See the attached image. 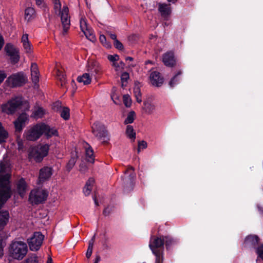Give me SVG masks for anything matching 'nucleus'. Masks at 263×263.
<instances>
[{
  "label": "nucleus",
  "instance_id": "nucleus-35",
  "mask_svg": "<svg viewBox=\"0 0 263 263\" xmlns=\"http://www.w3.org/2000/svg\"><path fill=\"white\" fill-rule=\"evenodd\" d=\"M135 117H136L135 112L133 111H130L128 114L126 118L125 119V120L124 121V123L125 124L132 123L135 119Z\"/></svg>",
  "mask_w": 263,
  "mask_h": 263
},
{
  "label": "nucleus",
  "instance_id": "nucleus-7",
  "mask_svg": "<svg viewBox=\"0 0 263 263\" xmlns=\"http://www.w3.org/2000/svg\"><path fill=\"white\" fill-rule=\"evenodd\" d=\"M45 128L43 123L29 126L25 130L23 137L29 141H34L39 139L42 135V130Z\"/></svg>",
  "mask_w": 263,
  "mask_h": 263
},
{
  "label": "nucleus",
  "instance_id": "nucleus-11",
  "mask_svg": "<svg viewBox=\"0 0 263 263\" xmlns=\"http://www.w3.org/2000/svg\"><path fill=\"white\" fill-rule=\"evenodd\" d=\"M44 236L40 232H35L33 236L28 239L30 249L32 251L38 250L43 242Z\"/></svg>",
  "mask_w": 263,
  "mask_h": 263
},
{
  "label": "nucleus",
  "instance_id": "nucleus-31",
  "mask_svg": "<svg viewBox=\"0 0 263 263\" xmlns=\"http://www.w3.org/2000/svg\"><path fill=\"white\" fill-rule=\"evenodd\" d=\"M144 104L145 110L147 113L151 114L155 110L156 106L153 103L147 101L144 102Z\"/></svg>",
  "mask_w": 263,
  "mask_h": 263
},
{
  "label": "nucleus",
  "instance_id": "nucleus-58",
  "mask_svg": "<svg viewBox=\"0 0 263 263\" xmlns=\"http://www.w3.org/2000/svg\"><path fill=\"white\" fill-rule=\"evenodd\" d=\"M4 44V40L2 35L0 34V50H1L2 48L3 47Z\"/></svg>",
  "mask_w": 263,
  "mask_h": 263
},
{
  "label": "nucleus",
  "instance_id": "nucleus-30",
  "mask_svg": "<svg viewBox=\"0 0 263 263\" xmlns=\"http://www.w3.org/2000/svg\"><path fill=\"white\" fill-rule=\"evenodd\" d=\"M8 133L5 129L0 122V144L6 141L8 137Z\"/></svg>",
  "mask_w": 263,
  "mask_h": 263
},
{
  "label": "nucleus",
  "instance_id": "nucleus-25",
  "mask_svg": "<svg viewBox=\"0 0 263 263\" xmlns=\"http://www.w3.org/2000/svg\"><path fill=\"white\" fill-rule=\"evenodd\" d=\"M35 10L31 7H28L25 10L24 19L29 22L33 20L35 17Z\"/></svg>",
  "mask_w": 263,
  "mask_h": 263
},
{
  "label": "nucleus",
  "instance_id": "nucleus-27",
  "mask_svg": "<svg viewBox=\"0 0 263 263\" xmlns=\"http://www.w3.org/2000/svg\"><path fill=\"white\" fill-rule=\"evenodd\" d=\"M94 183L95 180L93 178H91L88 180L83 189L85 195L87 196L90 194Z\"/></svg>",
  "mask_w": 263,
  "mask_h": 263
},
{
  "label": "nucleus",
  "instance_id": "nucleus-1",
  "mask_svg": "<svg viewBox=\"0 0 263 263\" xmlns=\"http://www.w3.org/2000/svg\"><path fill=\"white\" fill-rule=\"evenodd\" d=\"M10 171V167L8 163L0 162V209L11 196Z\"/></svg>",
  "mask_w": 263,
  "mask_h": 263
},
{
  "label": "nucleus",
  "instance_id": "nucleus-3",
  "mask_svg": "<svg viewBox=\"0 0 263 263\" xmlns=\"http://www.w3.org/2000/svg\"><path fill=\"white\" fill-rule=\"evenodd\" d=\"M164 236H153L151 238L149 247L156 256L155 263H163Z\"/></svg>",
  "mask_w": 263,
  "mask_h": 263
},
{
  "label": "nucleus",
  "instance_id": "nucleus-14",
  "mask_svg": "<svg viewBox=\"0 0 263 263\" xmlns=\"http://www.w3.org/2000/svg\"><path fill=\"white\" fill-rule=\"evenodd\" d=\"M28 121L29 117L26 114L23 113L21 114L18 118L14 122L16 131L18 132H21L25 124L28 123Z\"/></svg>",
  "mask_w": 263,
  "mask_h": 263
},
{
  "label": "nucleus",
  "instance_id": "nucleus-23",
  "mask_svg": "<svg viewBox=\"0 0 263 263\" xmlns=\"http://www.w3.org/2000/svg\"><path fill=\"white\" fill-rule=\"evenodd\" d=\"M159 11L162 16L167 17L171 13V9L169 5L165 4H159Z\"/></svg>",
  "mask_w": 263,
  "mask_h": 263
},
{
  "label": "nucleus",
  "instance_id": "nucleus-32",
  "mask_svg": "<svg viewBox=\"0 0 263 263\" xmlns=\"http://www.w3.org/2000/svg\"><path fill=\"white\" fill-rule=\"evenodd\" d=\"M126 134L130 139L134 140L136 138V133L132 125H127L126 129Z\"/></svg>",
  "mask_w": 263,
  "mask_h": 263
},
{
  "label": "nucleus",
  "instance_id": "nucleus-44",
  "mask_svg": "<svg viewBox=\"0 0 263 263\" xmlns=\"http://www.w3.org/2000/svg\"><path fill=\"white\" fill-rule=\"evenodd\" d=\"M35 3L36 5L38 6L40 8L42 9L44 11L48 10V9L44 3V0H35Z\"/></svg>",
  "mask_w": 263,
  "mask_h": 263
},
{
  "label": "nucleus",
  "instance_id": "nucleus-8",
  "mask_svg": "<svg viewBox=\"0 0 263 263\" xmlns=\"http://www.w3.org/2000/svg\"><path fill=\"white\" fill-rule=\"evenodd\" d=\"M48 196V192L42 188L32 190L29 197V201L32 204H37L45 201Z\"/></svg>",
  "mask_w": 263,
  "mask_h": 263
},
{
  "label": "nucleus",
  "instance_id": "nucleus-21",
  "mask_svg": "<svg viewBox=\"0 0 263 263\" xmlns=\"http://www.w3.org/2000/svg\"><path fill=\"white\" fill-rule=\"evenodd\" d=\"M27 186L23 179H20L17 184V191L20 195L23 197L26 191Z\"/></svg>",
  "mask_w": 263,
  "mask_h": 263
},
{
  "label": "nucleus",
  "instance_id": "nucleus-62",
  "mask_svg": "<svg viewBox=\"0 0 263 263\" xmlns=\"http://www.w3.org/2000/svg\"><path fill=\"white\" fill-rule=\"evenodd\" d=\"M17 143H18V148L19 149L22 148V147L23 146V143H22V141H21V140L18 141Z\"/></svg>",
  "mask_w": 263,
  "mask_h": 263
},
{
  "label": "nucleus",
  "instance_id": "nucleus-59",
  "mask_svg": "<svg viewBox=\"0 0 263 263\" xmlns=\"http://www.w3.org/2000/svg\"><path fill=\"white\" fill-rule=\"evenodd\" d=\"M3 246L0 243V257L3 255Z\"/></svg>",
  "mask_w": 263,
  "mask_h": 263
},
{
  "label": "nucleus",
  "instance_id": "nucleus-12",
  "mask_svg": "<svg viewBox=\"0 0 263 263\" xmlns=\"http://www.w3.org/2000/svg\"><path fill=\"white\" fill-rule=\"evenodd\" d=\"M80 26L81 31L86 36V38L90 41L93 42L96 40L93 31L87 24L86 20L85 17H82L80 20Z\"/></svg>",
  "mask_w": 263,
  "mask_h": 263
},
{
  "label": "nucleus",
  "instance_id": "nucleus-18",
  "mask_svg": "<svg viewBox=\"0 0 263 263\" xmlns=\"http://www.w3.org/2000/svg\"><path fill=\"white\" fill-rule=\"evenodd\" d=\"M31 75L33 83L37 84L39 81L40 73L36 63H32L31 65Z\"/></svg>",
  "mask_w": 263,
  "mask_h": 263
},
{
  "label": "nucleus",
  "instance_id": "nucleus-5",
  "mask_svg": "<svg viewBox=\"0 0 263 263\" xmlns=\"http://www.w3.org/2000/svg\"><path fill=\"white\" fill-rule=\"evenodd\" d=\"M28 248L26 243L21 241L13 242L9 248L8 254L13 259L21 260L26 255Z\"/></svg>",
  "mask_w": 263,
  "mask_h": 263
},
{
  "label": "nucleus",
  "instance_id": "nucleus-55",
  "mask_svg": "<svg viewBox=\"0 0 263 263\" xmlns=\"http://www.w3.org/2000/svg\"><path fill=\"white\" fill-rule=\"evenodd\" d=\"M22 43L23 44L29 42L28 35L27 34H24L21 39Z\"/></svg>",
  "mask_w": 263,
  "mask_h": 263
},
{
  "label": "nucleus",
  "instance_id": "nucleus-60",
  "mask_svg": "<svg viewBox=\"0 0 263 263\" xmlns=\"http://www.w3.org/2000/svg\"><path fill=\"white\" fill-rule=\"evenodd\" d=\"M110 37L111 39H112L113 40H114V41H115V40H117V36L116 34H112V33H110Z\"/></svg>",
  "mask_w": 263,
  "mask_h": 263
},
{
  "label": "nucleus",
  "instance_id": "nucleus-15",
  "mask_svg": "<svg viewBox=\"0 0 263 263\" xmlns=\"http://www.w3.org/2000/svg\"><path fill=\"white\" fill-rule=\"evenodd\" d=\"M28 121L29 117L26 114L23 113L21 114L18 118L14 122L16 131L18 132H21L25 124L28 123Z\"/></svg>",
  "mask_w": 263,
  "mask_h": 263
},
{
  "label": "nucleus",
  "instance_id": "nucleus-34",
  "mask_svg": "<svg viewBox=\"0 0 263 263\" xmlns=\"http://www.w3.org/2000/svg\"><path fill=\"white\" fill-rule=\"evenodd\" d=\"M86 156L88 161L91 163L94 162L93 152L91 148L89 147L86 148Z\"/></svg>",
  "mask_w": 263,
  "mask_h": 263
},
{
  "label": "nucleus",
  "instance_id": "nucleus-49",
  "mask_svg": "<svg viewBox=\"0 0 263 263\" xmlns=\"http://www.w3.org/2000/svg\"><path fill=\"white\" fill-rule=\"evenodd\" d=\"M24 50L27 53H30L32 51L30 43L29 42L23 44Z\"/></svg>",
  "mask_w": 263,
  "mask_h": 263
},
{
  "label": "nucleus",
  "instance_id": "nucleus-48",
  "mask_svg": "<svg viewBox=\"0 0 263 263\" xmlns=\"http://www.w3.org/2000/svg\"><path fill=\"white\" fill-rule=\"evenodd\" d=\"M107 58L109 61L112 63V64L117 63V61L119 59V56L117 54L108 55Z\"/></svg>",
  "mask_w": 263,
  "mask_h": 263
},
{
  "label": "nucleus",
  "instance_id": "nucleus-17",
  "mask_svg": "<svg viewBox=\"0 0 263 263\" xmlns=\"http://www.w3.org/2000/svg\"><path fill=\"white\" fill-rule=\"evenodd\" d=\"M150 82L152 85L156 87H160L163 83V78L161 77L160 73L153 71L149 76Z\"/></svg>",
  "mask_w": 263,
  "mask_h": 263
},
{
  "label": "nucleus",
  "instance_id": "nucleus-36",
  "mask_svg": "<svg viewBox=\"0 0 263 263\" xmlns=\"http://www.w3.org/2000/svg\"><path fill=\"white\" fill-rule=\"evenodd\" d=\"M61 116L65 120H68L70 116V110L68 107H63L61 111Z\"/></svg>",
  "mask_w": 263,
  "mask_h": 263
},
{
  "label": "nucleus",
  "instance_id": "nucleus-56",
  "mask_svg": "<svg viewBox=\"0 0 263 263\" xmlns=\"http://www.w3.org/2000/svg\"><path fill=\"white\" fill-rule=\"evenodd\" d=\"M111 99L115 104H118V97L113 92L111 95Z\"/></svg>",
  "mask_w": 263,
  "mask_h": 263
},
{
  "label": "nucleus",
  "instance_id": "nucleus-52",
  "mask_svg": "<svg viewBox=\"0 0 263 263\" xmlns=\"http://www.w3.org/2000/svg\"><path fill=\"white\" fill-rule=\"evenodd\" d=\"M114 46L116 48L119 50H122L123 49V46L122 44L119 42L118 40H115L114 41Z\"/></svg>",
  "mask_w": 263,
  "mask_h": 263
},
{
  "label": "nucleus",
  "instance_id": "nucleus-19",
  "mask_svg": "<svg viewBox=\"0 0 263 263\" xmlns=\"http://www.w3.org/2000/svg\"><path fill=\"white\" fill-rule=\"evenodd\" d=\"M163 62L167 66H173L175 64V60L173 53L169 52L164 54L163 57Z\"/></svg>",
  "mask_w": 263,
  "mask_h": 263
},
{
  "label": "nucleus",
  "instance_id": "nucleus-47",
  "mask_svg": "<svg viewBox=\"0 0 263 263\" xmlns=\"http://www.w3.org/2000/svg\"><path fill=\"white\" fill-rule=\"evenodd\" d=\"M123 99L125 105L127 107H130L132 104V100L130 97L127 95H124L123 96Z\"/></svg>",
  "mask_w": 263,
  "mask_h": 263
},
{
  "label": "nucleus",
  "instance_id": "nucleus-4",
  "mask_svg": "<svg viewBox=\"0 0 263 263\" xmlns=\"http://www.w3.org/2000/svg\"><path fill=\"white\" fill-rule=\"evenodd\" d=\"M28 109L29 105L27 102L24 101L22 98L17 97L10 100L2 106L3 112L8 115H12L15 112L17 108Z\"/></svg>",
  "mask_w": 263,
  "mask_h": 263
},
{
  "label": "nucleus",
  "instance_id": "nucleus-41",
  "mask_svg": "<svg viewBox=\"0 0 263 263\" xmlns=\"http://www.w3.org/2000/svg\"><path fill=\"white\" fill-rule=\"evenodd\" d=\"M181 74V72L179 71L178 73L175 75L170 81V85L171 87H173L175 84H176L179 81L180 78L179 76Z\"/></svg>",
  "mask_w": 263,
  "mask_h": 263
},
{
  "label": "nucleus",
  "instance_id": "nucleus-43",
  "mask_svg": "<svg viewBox=\"0 0 263 263\" xmlns=\"http://www.w3.org/2000/svg\"><path fill=\"white\" fill-rule=\"evenodd\" d=\"M129 79V74L127 72H124L121 76V80L122 83V87H124L126 85L127 81Z\"/></svg>",
  "mask_w": 263,
  "mask_h": 263
},
{
  "label": "nucleus",
  "instance_id": "nucleus-13",
  "mask_svg": "<svg viewBox=\"0 0 263 263\" xmlns=\"http://www.w3.org/2000/svg\"><path fill=\"white\" fill-rule=\"evenodd\" d=\"M86 71L91 76L95 77L101 72V68L98 62L93 60H90L88 61L86 66Z\"/></svg>",
  "mask_w": 263,
  "mask_h": 263
},
{
  "label": "nucleus",
  "instance_id": "nucleus-39",
  "mask_svg": "<svg viewBox=\"0 0 263 263\" xmlns=\"http://www.w3.org/2000/svg\"><path fill=\"white\" fill-rule=\"evenodd\" d=\"M76 162V157H72L71 158V159L69 160L68 162L67 163L66 168V170L68 172H69L74 166Z\"/></svg>",
  "mask_w": 263,
  "mask_h": 263
},
{
  "label": "nucleus",
  "instance_id": "nucleus-29",
  "mask_svg": "<svg viewBox=\"0 0 263 263\" xmlns=\"http://www.w3.org/2000/svg\"><path fill=\"white\" fill-rule=\"evenodd\" d=\"M134 93L138 103L142 102L141 93L140 89V84L136 83L134 88Z\"/></svg>",
  "mask_w": 263,
  "mask_h": 263
},
{
  "label": "nucleus",
  "instance_id": "nucleus-22",
  "mask_svg": "<svg viewBox=\"0 0 263 263\" xmlns=\"http://www.w3.org/2000/svg\"><path fill=\"white\" fill-rule=\"evenodd\" d=\"M43 125L45 126V128L42 130V135L44 134L48 138L53 136H58V132L55 128H51L44 123Z\"/></svg>",
  "mask_w": 263,
  "mask_h": 263
},
{
  "label": "nucleus",
  "instance_id": "nucleus-28",
  "mask_svg": "<svg viewBox=\"0 0 263 263\" xmlns=\"http://www.w3.org/2000/svg\"><path fill=\"white\" fill-rule=\"evenodd\" d=\"M45 114V110L41 107H35L32 112L31 116L35 119L42 118Z\"/></svg>",
  "mask_w": 263,
  "mask_h": 263
},
{
  "label": "nucleus",
  "instance_id": "nucleus-42",
  "mask_svg": "<svg viewBox=\"0 0 263 263\" xmlns=\"http://www.w3.org/2000/svg\"><path fill=\"white\" fill-rule=\"evenodd\" d=\"M99 39L100 42L106 48H110L111 47V44L107 42L106 37L104 35H100Z\"/></svg>",
  "mask_w": 263,
  "mask_h": 263
},
{
  "label": "nucleus",
  "instance_id": "nucleus-53",
  "mask_svg": "<svg viewBox=\"0 0 263 263\" xmlns=\"http://www.w3.org/2000/svg\"><path fill=\"white\" fill-rule=\"evenodd\" d=\"M256 252L258 256L263 259V245L257 249Z\"/></svg>",
  "mask_w": 263,
  "mask_h": 263
},
{
  "label": "nucleus",
  "instance_id": "nucleus-33",
  "mask_svg": "<svg viewBox=\"0 0 263 263\" xmlns=\"http://www.w3.org/2000/svg\"><path fill=\"white\" fill-rule=\"evenodd\" d=\"M245 242L248 245H255L258 242V237L256 235H250L246 237Z\"/></svg>",
  "mask_w": 263,
  "mask_h": 263
},
{
  "label": "nucleus",
  "instance_id": "nucleus-63",
  "mask_svg": "<svg viewBox=\"0 0 263 263\" xmlns=\"http://www.w3.org/2000/svg\"><path fill=\"white\" fill-rule=\"evenodd\" d=\"M47 263H52V259L51 257H49L47 261Z\"/></svg>",
  "mask_w": 263,
  "mask_h": 263
},
{
  "label": "nucleus",
  "instance_id": "nucleus-50",
  "mask_svg": "<svg viewBox=\"0 0 263 263\" xmlns=\"http://www.w3.org/2000/svg\"><path fill=\"white\" fill-rule=\"evenodd\" d=\"M147 147V143L144 141H142L138 143V152H140V149H145Z\"/></svg>",
  "mask_w": 263,
  "mask_h": 263
},
{
  "label": "nucleus",
  "instance_id": "nucleus-40",
  "mask_svg": "<svg viewBox=\"0 0 263 263\" xmlns=\"http://www.w3.org/2000/svg\"><path fill=\"white\" fill-rule=\"evenodd\" d=\"M57 76L58 79L62 82L61 85H63L66 80L64 73L62 70L58 69L57 70Z\"/></svg>",
  "mask_w": 263,
  "mask_h": 263
},
{
  "label": "nucleus",
  "instance_id": "nucleus-54",
  "mask_svg": "<svg viewBox=\"0 0 263 263\" xmlns=\"http://www.w3.org/2000/svg\"><path fill=\"white\" fill-rule=\"evenodd\" d=\"M6 77L7 74L4 71L0 70V84L3 82Z\"/></svg>",
  "mask_w": 263,
  "mask_h": 263
},
{
  "label": "nucleus",
  "instance_id": "nucleus-61",
  "mask_svg": "<svg viewBox=\"0 0 263 263\" xmlns=\"http://www.w3.org/2000/svg\"><path fill=\"white\" fill-rule=\"evenodd\" d=\"M93 242H94L93 240H90L89 242L88 247H90L91 246V248H93Z\"/></svg>",
  "mask_w": 263,
  "mask_h": 263
},
{
  "label": "nucleus",
  "instance_id": "nucleus-16",
  "mask_svg": "<svg viewBox=\"0 0 263 263\" xmlns=\"http://www.w3.org/2000/svg\"><path fill=\"white\" fill-rule=\"evenodd\" d=\"M52 175V168L48 166H45L40 170L39 181L43 182L48 180Z\"/></svg>",
  "mask_w": 263,
  "mask_h": 263
},
{
  "label": "nucleus",
  "instance_id": "nucleus-20",
  "mask_svg": "<svg viewBox=\"0 0 263 263\" xmlns=\"http://www.w3.org/2000/svg\"><path fill=\"white\" fill-rule=\"evenodd\" d=\"M9 219V214L7 211H0V230L7 225Z\"/></svg>",
  "mask_w": 263,
  "mask_h": 263
},
{
  "label": "nucleus",
  "instance_id": "nucleus-51",
  "mask_svg": "<svg viewBox=\"0 0 263 263\" xmlns=\"http://www.w3.org/2000/svg\"><path fill=\"white\" fill-rule=\"evenodd\" d=\"M164 242L166 247L170 246L174 242L172 238L168 236H164Z\"/></svg>",
  "mask_w": 263,
  "mask_h": 263
},
{
  "label": "nucleus",
  "instance_id": "nucleus-37",
  "mask_svg": "<svg viewBox=\"0 0 263 263\" xmlns=\"http://www.w3.org/2000/svg\"><path fill=\"white\" fill-rule=\"evenodd\" d=\"M21 263H38L37 257L35 255H31L28 256Z\"/></svg>",
  "mask_w": 263,
  "mask_h": 263
},
{
  "label": "nucleus",
  "instance_id": "nucleus-26",
  "mask_svg": "<svg viewBox=\"0 0 263 263\" xmlns=\"http://www.w3.org/2000/svg\"><path fill=\"white\" fill-rule=\"evenodd\" d=\"M135 174L133 167L130 166L125 171L124 173V178L125 182H131L135 178Z\"/></svg>",
  "mask_w": 263,
  "mask_h": 263
},
{
  "label": "nucleus",
  "instance_id": "nucleus-64",
  "mask_svg": "<svg viewBox=\"0 0 263 263\" xmlns=\"http://www.w3.org/2000/svg\"><path fill=\"white\" fill-rule=\"evenodd\" d=\"M126 61H132L133 60V58H131V57H127L126 58Z\"/></svg>",
  "mask_w": 263,
  "mask_h": 263
},
{
  "label": "nucleus",
  "instance_id": "nucleus-38",
  "mask_svg": "<svg viewBox=\"0 0 263 263\" xmlns=\"http://www.w3.org/2000/svg\"><path fill=\"white\" fill-rule=\"evenodd\" d=\"M5 50L9 56L17 51L16 49L14 48V47L10 44H7L6 45Z\"/></svg>",
  "mask_w": 263,
  "mask_h": 263
},
{
  "label": "nucleus",
  "instance_id": "nucleus-6",
  "mask_svg": "<svg viewBox=\"0 0 263 263\" xmlns=\"http://www.w3.org/2000/svg\"><path fill=\"white\" fill-rule=\"evenodd\" d=\"M49 147L48 144L42 143L32 147L29 152V158L36 162H41L48 155Z\"/></svg>",
  "mask_w": 263,
  "mask_h": 263
},
{
  "label": "nucleus",
  "instance_id": "nucleus-57",
  "mask_svg": "<svg viewBox=\"0 0 263 263\" xmlns=\"http://www.w3.org/2000/svg\"><path fill=\"white\" fill-rule=\"evenodd\" d=\"M92 249H93V248H91V246L90 247H88V249H87V252L86 253V256L88 258H89L91 256L92 253Z\"/></svg>",
  "mask_w": 263,
  "mask_h": 263
},
{
  "label": "nucleus",
  "instance_id": "nucleus-24",
  "mask_svg": "<svg viewBox=\"0 0 263 263\" xmlns=\"http://www.w3.org/2000/svg\"><path fill=\"white\" fill-rule=\"evenodd\" d=\"M92 77L89 73L86 72L82 76H79L77 80L79 83H83L84 85H88L90 84Z\"/></svg>",
  "mask_w": 263,
  "mask_h": 263
},
{
  "label": "nucleus",
  "instance_id": "nucleus-2",
  "mask_svg": "<svg viewBox=\"0 0 263 263\" xmlns=\"http://www.w3.org/2000/svg\"><path fill=\"white\" fill-rule=\"evenodd\" d=\"M54 4V11L55 14L61 18L63 28V33H66L70 26V15L69 9L66 5L62 7L60 0H52Z\"/></svg>",
  "mask_w": 263,
  "mask_h": 263
},
{
  "label": "nucleus",
  "instance_id": "nucleus-45",
  "mask_svg": "<svg viewBox=\"0 0 263 263\" xmlns=\"http://www.w3.org/2000/svg\"><path fill=\"white\" fill-rule=\"evenodd\" d=\"M9 57H10L11 62L13 63H17L20 60V56L18 54V50L13 53V54L10 55Z\"/></svg>",
  "mask_w": 263,
  "mask_h": 263
},
{
  "label": "nucleus",
  "instance_id": "nucleus-10",
  "mask_svg": "<svg viewBox=\"0 0 263 263\" xmlns=\"http://www.w3.org/2000/svg\"><path fill=\"white\" fill-rule=\"evenodd\" d=\"M27 80L25 74L23 72H18L12 74L7 79L6 83L11 87L21 86L25 84Z\"/></svg>",
  "mask_w": 263,
  "mask_h": 263
},
{
  "label": "nucleus",
  "instance_id": "nucleus-46",
  "mask_svg": "<svg viewBox=\"0 0 263 263\" xmlns=\"http://www.w3.org/2000/svg\"><path fill=\"white\" fill-rule=\"evenodd\" d=\"M112 66L115 68L117 71H119L123 69L124 67V63L123 62L112 64Z\"/></svg>",
  "mask_w": 263,
  "mask_h": 263
},
{
  "label": "nucleus",
  "instance_id": "nucleus-9",
  "mask_svg": "<svg viewBox=\"0 0 263 263\" xmlns=\"http://www.w3.org/2000/svg\"><path fill=\"white\" fill-rule=\"evenodd\" d=\"M92 129L93 134L102 142H107L109 140L107 131L102 124L98 122L94 123Z\"/></svg>",
  "mask_w": 263,
  "mask_h": 263
}]
</instances>
